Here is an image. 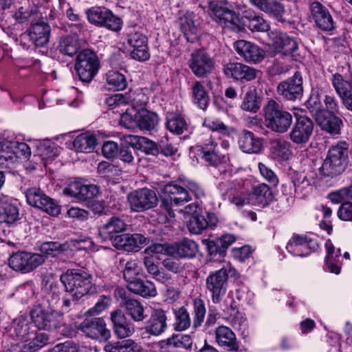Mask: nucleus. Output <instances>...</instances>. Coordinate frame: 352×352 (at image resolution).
<instances>
[{
    "instance_id": "1",
    "label": "nucleus",
    "mask_w": 352,
    "mask_h": 352,
    "mask_svg": "<svg viewBox=\"0 0 352 352\" xmlns=\"http://www.w3.org/2000/svg\"><path fill=\"white\" fill-rule=\"evenodd\" d=\"M209 8L214 19L223 28L239 32L247 27L252 32H267L270 24L261 16L252 10H245L241 21L227 0H210Z\"/></svg>"
},
{
    "instance_id": "2",
    "label": "nucleus",
    "mask_w": 352,
    "mask_h": 352,
    "mask_svg": "<svg viewBox=\"0 0 352 352\" xmlns=\"http://www.w3.org/2000/svg\"><path fill=\"white\" fill-rule=\"evenodd\" d=\"M164 193L167 195L163 200V205L170 217L175 216L171 210V206H180L192 200L194 195L197 199L205 197L203 188L193 181H188L182 184H168L164 187Z\"/></svg>"
},
{
    "instance_id": "3",
    "label": "nucleus",
    "mask_w": 352,
    "mask_h": 352,
    "mask_svg": "<svg viewBox=\"0 0 352 352\" xmlns=\"http://www.w3.org/2000/svg\"><path fill=\"white\" fill-rule=\"evenodd\" d=\"M22 134L6 131L0 134V161L6 162L10 167L16 163L19 158L28 159L31 156V149L24 142Z\"/></svg>"
},
{
    "instance_id": "4",
    "label": "nucleus",
    "mask_w": 352,
    "mask_h": 352,
    "mask_svg": "<svg viewBox=\"0 0 352 352\" xmlns=\"http://www.w3.org/2000/svg\"><path fill=\"white\" fill-rule=\"evenodd\" d=\"M348 164V146L346 142L331 146L319 168L322 176L333 177L343 173Z\"/></svg>"
},
{
    "instance_id": "5",
    "label": "nucleus",
    "mask_w": 352,
    "mask_h": 352,
    "mask_svg": "<svg viewBox=\"0 0 352 352\" xmlns=\"http://www.w3.org/2000/svg\"><path fill=\"white\" fill-rule=\"evenodd\" d=\"M60 280L66 292L76 299L88 294L93 287L91 276L81 270H67L61 275Z\"/></svg>"
},
{
    "instance_id": "6",
    "label": "nucleus",
    "mask_w": 352,
    "mask_h": 352,
    "mask_svg": "<svg viewBox=\"0 0 352 352\" xmlns=\"http://www.w3.org/2000/svg\"><path fill=\"white\" fill-rule=\"evenodd\" d=\"M249 182L241 178L223 179L219 182L218 188L223 196H228L232 204L238 208L252 205L253 199L246 190Z\"/></svg>"
},
{
    "instance_id": "7",
    "label": "nucleus",
    "mask_w": 352,
    "mask_h": 352,
    "mask_svg": "<svg viewBox=\"0 0 352 352\" xmlns=\"http://www.w3.org/2000/svg\"><path fill=\"white\" fill-rule=\"evenodd\" d=\"M265 123L272 131L284 133L292 124V116L290 113L280 109L278 104L274 100L268 102L264 108Z\"/></svg>"
},
{
    "instance_id": "8",
    "label": "nucleus",
    "mask_w": 352,
    "mask_h": 352,
    "mask_svg": "<svg viewBox=\"0 0 352 352\" xmlns=\"http://www.w3.org/2000/svg\"><path fill=\"white\" fill-rule=\"evenodd\" d=\"M31 318L36 327L47 331L57 329L63 322V314L60 311L55 309L50 305L45 309H34L31 312Z\"/></svg>"
},
{
    "instance_id": "9",
    "label": "nucleus",
    "mask_w": 352,
    "mask_h": 352,
    "mask_svg": "<svg viewBox=\"0 0 352 352\" xmlns=\"http://www.w3.org/2000/svg\"><path fill=\"white\" fill-rule=\"evenodd\" d=\"M99 67V60L94 51L84 50L78 54L75 69L82 81H91L98 73Z\"/></svg>"
},
{
    "instance_id": "10",
    "label": "nucleus",
    "mask_w": 352,
    "mask_h": 352,
    "mask_svg": "<svg viewBox=\"0 0 352 352\" xmlns=\"http://www.w3.org/2000/svg\"><path fill=\"white\" fill-rule=\"evenodd\" d=\"M45 259L40 254L19 251L10 255L8 264L14 271L28 273L43 263Z\"/></svg>"
},
{
    "instance_id": "11",
    "label": "nucleus",
    "mask_w": 352,
    "mask_h": 352,
    "mask_svg": "<svg viewBox=\"0 0 352 352\" xmlns=\"http://www.w3.org/2000/svg\"><path fill=\"white\" fill-rule=\"evenodd\" d=\"M25 195L27 203L30 206L41 209L52 216H57L60 214V206L47 196L40 188H28L25 191Z\"/></svg>"
},
{
    "instance_id": "12",
    "label": "nucleus",
    "mask_w": 352,
    "mask_h": 352,
    "mask_svg": "<svg viewBox=\"0 0 352 352\" xmlns=\"http://www.w3.org/2000/svg\"><path fill=\"white\" fill-rule=\"evenodd\" d=\"M228 270L223 267L210 273L206 280V289L211 294L213 303H219L226 294L228 286Z\"/></svg>"
},
{
    "instance_id": "13",
    "label": "nucleus",
    "mask_w": 352,
    "mask_h": 352,
    "mask_svg": "<svg viewBox=\"0 0 352 352\" xmlns=\"http://www.w3.org/2000/svg\"><path fill=\"white\" fill-rule=\"evenodd\" d=\"M127 199L131 209L135 212H142L157 204L155 192L146 188L131 192L128 195Z\"/></svg>"
},
{
    "instance_id": "14",
    "label": "nucleus",
    "mask_w": 352,
    "mask_h": 352,
    "mask_svg": "<svg viewBox=\"0 0 352 352\" xmlns=\"http://www.w3.org/2000/svg\"><path fill=\"white\" fill-rule=\"evenodd\" d=\"M314 131V123L306 116L296 117V122L289 133V139L295 144L305 145Z\"/></svg>"
},
{
    "instance_id": "15",
    "label": "nucleus",
    "mask_w": 352,
    "mask_h": 352,
    "mask_svg": "<svg viewBox=\"0 0 352 352\" xmlns=\"http://www.w3.org/2000/svg\"><path fill=\"white\" fill-rule=\"evenodd\" d=\"M78 329L92 339L107 340L111 336L102 318H87L80 324Z\"/></svg>"
},
{
    "instance_id": "16",
    "label": "nucleus",
    "mask_w": 352,
    "mask_h": 352,
    "mask_svg": "<svg viewBox=\"0 0 352 352\" xmlns=\"http://www.w3.org/2000/svg\"><path fill=\"white\" fill-rule=\"evenodd\" d=\"M311 17L316 27L324 32L335 29V22L329 10L318 1H314L309 6Z\"/></svg>"
},
{
    "instance_id": "17",
    "label": "nucleus",
    "mask_w": 352,
    "mask_h": 352,
    "mask_svg": "<svg viewBox=\"0 0 352 352\" xmlns=\"http://www.w3.org/2000/svg\"><path fill=\"white\" fill-rule=\"evenodd\" d=\"M280 96L289 100H296L302 96V78L300 73L296 72L289 78L280 82L277 87Z\"/></svg>"
},
{
    "instance_id": "18",
    "label": "nucleus",
    "mask_w": 352,
    "mask_h": 352,
    "mask_svg": "<svg viewBox=\"0 0 352 352\" xmlns=\"http://www.w3.org/2000/svg\"><path fill=\"white\" fill-rule=\"evenodd\" d=\"M223 72L227 76L235 80L244 79L247 81L261 78L262 75L260 70L237 62H229L224 65Z\"/></svg>"
},
{
    "instance_id": "19",
    "label": "nucleus",
    "mask_w": 352,
    "mask_h": 352,
    "mask_svg": "<svg viewBox=\"0 0 352 352\" xmlns=\"http://www.w3.org/2000/svg\"><path fill=\"white\" fill-rule=\"evenodd\" d=\"M272 46L278 53L290 58L292 53L298 49L296 38L284 32H272L270 34Z\"/></svg>"
},
{
    "instance_id": "20",
    "label": "nucleus",
    "mask_w": 352,
    "mask_h": 352,
    "mask_svg": "<svg viewBox=\"0 0 352 352\" xmlns=\"http://www.w3.org/2000/svg\"><path fill=\"white\" fill-rule=\"evenodd\" d=\"M128 43L133 47L131 52L133 59L145 61L150 58L147 38L141 32H131L128 36Z\"/></svg>"
},
{
    "instance_id": "21",
    "label": "nucleus",
    "mask_w": 352,
    "mask_h": 352,
    "mask_svg": "<svg viewBox=\"0 0 352 352\" xmlns=\"http://www.w3.org/2000/svg\"><path fill=\"white\" fill-rule=\"evenodd\" d=\"M234 47L236 53L246 62L256 63L264 58L263 51L251 42L239 40L234 43Z\"/></svg>"
},
{
    "instance_id": "22",
    "label": "nucleus",
    "mask_w": 352,
    "mask_h": 352,
    "mask_svg": "<svg viewBox=\"0 0 352 352\" xmlns=\"http://www.w3.org/2000/svg\"><path fill=\"white\" fill-rule=\"evenodd\" d=\"M316 248V243L303 235L294 234L287 242L286 249L294 256H307Z\"/></svg>"
},
{
    "instance_id": "23",
    "label": "nucleus",
    "mask_w": 352,
    "mask_h": 352,
    "mask_svg": "<svg viewBox=\"0 0 352 352\" xmlns=\"http://www.w3.org/2000/svg\"><path fill=\"white\" fill-rule=\"evenodd\" d=\"M146 243V238L141 234H124L115 236L113 245L127 252H137Z\"/></svg>"
},
{
    "instance_id": "24",
    "label": "nucleus",
    "mask_w": 352,
    "mask_h": 352,
    "mask_svg": "<svg viewBox=\"0 0 352 352\" xmlns=\"http://www.w3.org/2000/svg\"><path fill=\"white\" fill-rule=\"evenodd\" d=\"M189 66L193 74L200 78L211 72L214 63L205 52L196 51L191 55Z\"/></svg>"
},
{
    "instance_id": "25",
    "label": "nucleus",
    "mask_w": 352,
    "mask_h": 352,
    "mask_svg": "<svg viewBox=\"0 0 352 352\" xmlns=\"http://www.w3.org/2000/svg\"><path fill=\"white\" fill-rule=\"evenodd\" d=\"M336 114L320 111L317 113L315 120L322 131L332 135H338L340 133L342 120Z\"/></svg>"
},
{
    "instance_id": "26",
    "label": "nucleus",
    "mask_w": 352,
    "mask_h": 352,
    "mask_svg": "<svg viewBox=\"0 0 352 352\" xmlns=\"http://www.w3.org/2000/svg\"><path fill=\"white\" fill-rule=\"evenodd\" d=\"M64 193L79 199H89L96 197L100 193V190L96 185L83 184L76 181L71 183L64 190Z\"/></svg>"
},
{
    "instance_id": "27",
    "label": "nucleus",
    "mask_w": 352,
    "mask_h": 352,
    "mask_svg": "<svg viewBox=\"0 0 352 352\" xmlns=\"http://www.w3.org/2000/svg\"><path fill=\"white\" fill-rule=\"evenodd\" d=\"M293 156L291 144L285 140H274L270 148L269 157L274 162L282 164Z\"/></svg>"
},
{
    "instance_id": "28",
    "label": "nucleus",
    "mask_w": 352,
    "mask_h": 352,
    "mask_svg": "<svg viewBox=\"0 0 352 352\" xmlns=\"http://www.w3.org/2000/svg\"><path fill=\"white\" fill-rule=\"evenodd\" d=\"M20 219L19 208L16 202L10 197H1L0 222L12 225L16 223Z\"/></svg>"
},
{
    "instance_id": "29",
    "label": "nucleus",
    "mask_w": 352,
    "mask_h": 352,
    "mask_svg": "<svg viewBox=\"0 0 352 352\" xmlns=\"http://www.w3.org/2000/svg\"><path fill=\"white\" fill-rule=\"evenodd\" d=\"M197 206L189 204L185 207L186 214H191L188 220H186V226L189 232L192 234H199L207 228L206 217L197 212Z\"/></svg>"
},
{
    "instance_id": "30",
    "label": "nucleus",
    "mask_w": 352,
    "mask_h": 352,
    "mask_svg": "<svg viewBox=\"0 0 352 352\" xmlns=\"http://www.w3.org/2000/svg\"><path fill=\"white\" fill-rule=\"evenodd\" d=\"M223 318L237 331H244L248 326L245 314L240 312L237 307L231 303L223 309Z\"/></svg>"
},
{
    "instance_id": "31",
    "label": "nucleus",
    "mask_w": 352,
    "mask_h": 352,
    "mask_svg": "<svg viewBox=\"0 0 352 352\" xmlns=\"http://www.w3.org/2000/svg\"><path fill=\"white\" fill-rule=\"evenodd\" d=\"M239 146L245 153L258 154L263 148V141L252 132L244 131L239 138Z\"/></svg>"
},
{
    "instance_id": "32",
    "label": "nucleus",
    "mask_w": 352,
    "mask_h": 352,
    "mask_svg": "<svg viewBox=\"0 0 352 352\" xmlns=\"http://www.w3.org/2000/svg\"><path fill=\"white\" fill-rule=\"evenodd\" d=\"M126 223L118 217H112L109 221L99 228V235L102 240H113L116 234L126 230Z\"/></svg>"
},
{
    "instance_id": "33",
    "label": "nucleus",
    "mask_w": 352,
    "mask_h": 352,
    "mask_svg": "<svg viewBox=\"0 0 352 352\" xmlns=\"http://www.w3.org/2000/svg\"><path fill=\"white\" fill-rule=\"evenodd\" d=\"M166 316L162 309H156L153 311L149 320L146 322L145 329L147 333L159 336L166 328Z\"/></svg>"
},
{
    "instance_id": "34",
    "label": "nucleus",
    "mask_w": 352,
    "mask_h": 352,
    "mask_svg": "<svg viewBox=\"0 0 352 352\" xmlns=\"http://www.w3.org/2000/svg\"><path fill=\"white\" fill-rule=\"evenodd\" d=\"M217 344L229 351H236L239 344L234 333L226 326L219 327L215 331Z\"/></svg>"
},
{
    "instance_id": "35",
    "label": "nucleus",
    "mask_w": 352,
    "mask_h": 352,
    "mask_svg": "<svg viewBox=\"0 0 352 352\" xmlns=\"http://www.w3.org/2000/svg\"><path fill=\"white\" fill-rule=\"evenodd\" d=\"M111 319L114 325V331L119 338L129 337L134 332L133 327L127 323L122 311L117 309L111 312Z\"/></svg>"
},
{
    "instance_id": "36",
    "label": "nucleus",
    "mask_w": 352,
    "mask_h": 352,
    "mask_svg": "<svg viewBox=\"0 0 352 352\" xmlns=\"http://www.w3.org/2000/svg\"><path fill=\"white\" fill-rule=\"evenodd\" d=\"M324 246L327 251L325 259L327 269L331 273L339 274L340 272V248L336 249L330 239L326 241Z\"/></svg>"
},
{
    "instance_id": "37",
    "label": "nucleus",
    "mask_w": 352,
    "mask_h": 352,
    "mask_svg": "<svg viewBox=\"0 0 352 352\" xmlns=\"http://www.w3.org/2000/svg\"><path fill=\"white\" fill-rule=\"evenodd\" d=\"M50 27L46 23L41 22L32 25L30 30V40L37 47H43L49 41Z\"/></svg>"
},
{
    "instance_id": "38",
    "label": "nucleus",
    "mask_w": 352,
    "mask_h": 352,
    "mask_svg": "<svg viewBox=\"0 0 352 352\" xmlns=\"http://www.w3.org/2000/svg\"><path fill=\"white\" fill-rule=\"evenodd\" d=\"M35 325H31L28 316H21L13 322V328L16 340L21 346L27 342L30 332L35 330Z\"/></svg>"
},
{
    "instance_id": "39",
    "label": "nucleus",
    "mask_w": 352,
    "mask_h": 352,
    "mask_svg": "<svg viewBox=\"0 0 352 352\" xmlns=\"http://www.w3.org/2000/svg\"><path fill=\"white\" fill-rule=\"evenodd\" d=\"M201 151L202 157L212 165H218L226 159L225 155L219 153L217 144L213 140H208Z\"/></svg>"
},
{
    "instance_id": "40",
    "label": "nucleus",
    "mask_w": 352,
    "mask_h": 352,
    "mask_svg": "<svg viewBox=\"0 0 352 352\" xmlns=\"http://www.w3.org/2000/svg\"><path fill=\"white\" fill-rule=\"evenodd\" d=\"M48 341V336L45 333H37L36 329L30 332L27 342H23L21 346L23 352H34L43 346Z\"/></svg>"
},
{
    "instance_id": "41",
    "label": "nucleus",
    "mask_w": 352,
    "mask_h": 352,
    "mask_svg": "<svg viewBox=\"0 0 352 352\" xmlns=\"http://www.w3.org/2000/svg\"><path fill=\"white\" fill-rule=\"evenodd\" d=\"M126 287L131 292L144 297L155 296L157 294L155 285L148 280L144 281L140 279H134L130 280Z\"/></svg>"
},
{
    "instance_id": "42",
    "label": "nucleus",
    "mask_w": 352,
    "mask_h": 352,
    "mask_svg": "<svg viewBox=\"0 0 352 352\" xmlns=\"http://www.w3.org/2000/svg\"><path fill=\"white\" fill-rule=\"evenodd\" d=\"M250 197L253 199L252 205L264 206L272 200V192L267 184H260L254 187Z\"/></svg>"
},
{
    "instance_id": "43",
    "label": "nucleus",
    "mask_w": 352,
    "mask_h": 352,
    "mask_svg": "<svg viewBox=\"0 0 352 352\" xmlns=\"http://www.w3.org/2000/svg\"><path fill=\"white\" fill-rule=\"evenodd\" d=\"M257 8L265 13L272 14L279 21H285L283 16L285 10L279 0H261Z\"/></svg>"
},
{
    "instance_id": "44",
    "label": "nucleus",
    "mask_w": 352,
    "mask_h": 352,
    "mask_svg": "<svg viewBox=\"0 0 352 352\" xmlns=\"http://www.w3.org/2000/svg\"><path fill=\"white\" fill-rule=\"evenodd\" d=\"M96 145L95 136L89 133L77 135L73 141L74 148L78 152L90 153L94 149Z\"/></svg>"
},
{
    "instance_id": "45",
    "label": "nucleus",
    "mask_w": 352,
    "mask_h": 352,
    "mask_svg": "<svg viewBox=\"0 0 352 352\" xmlns=\"http://www.w3.org/2000/svg\"><path fill=\"white\" fill-rule=\"evenodd\" d=\"M80 48V43L76 35L67 36L60 38L57 50L58 52L68 56H73Z\"/></svg>"
},
{
    "instance_id": "46",
    "label": "nucleus",
    "mask_w": 352,
    "mask_h": 352,
    "mask_svg": "<svg viewBox=\"0 0 352 352\" xmlns=\"http://www.w3.org/2000/svg\"><path fill=\"white\" fill-rule=\"evenodd\" d=\"M35 144L37 147L38 154L43 159H54L60 153V147L51 140H36Z\"/></svg>"
},
{
    "instance_id": "47",
    "label": "nucleus",
    "mask_w": 352,
    "mask_h": 352,
    "mask_svg": "<svg viewBox=\"0 0 352 352\" xmlns=\"http://www.w3.org/2000/svg\"><path fill=\"white\" fill-rule=\"evenodd\" d=\"M192 95L193 102L197 104L200 109L206 110L210 102V97L202 82L196 81L193 84L192 87Z\"/></svg>"
},
{
    "instance_id": "48",
    "label": "nucleus",
    "mask_w": 352,
    "mask_h": 352,
    "mask_svg": "<svg viewBox=\"0 0 352 352\" xmlns=\"http://www.w3.org/2000/svg\"><path fill=\"white\" fill-rule=\"evenodd\" d=\"M105 80V87L108 90L121 91L127 85L125 76L118 71H109L106 74Z\"/></svg>"
},
{
    "instance_id": "49",
    "label": "nucleus",
    "mask_w": 352,
    "mask_h": 352,
    "mask_svg": "<svg viewBox=\"0 0 352 352\" xmlns=\"http://www.w3.org/2000/svg\"><path fill=\"white\" fill-rule=\"evenodd\" d=\"M166 127L171 133L179 135L187 129V123L180 114L168 112Z\"/></svg>"
},
{
    "instance_id": "50",
    "label": "nucleus",
    "mask_w": 352,
    "mask_h": 352,
    "mask_svg": "<svg viewBox=\"0 0 352 352\" xmlns=\"http://www.w3.org/2000/svg\"><path fill=\"white\" fill-rule=\"evenodd\" d=\"M138 126L147 130L153 129L158 123L157 115L146 109L138 110Z\"/></svg>"
},
{
    "instance_id": "51",
    "label": "nucleus",
    "mask_w": 352,
    "mask_h": 352,
    "mask_svg": "<svg viewBox=\"0 0 352 352\" xmlns=\"http://www.w3.org/2000/svg\"><path fill=\"white\" fill-rule=\"evenodd\" d=\"M108 352H140L141 346L132 340H124L106 345Z\"/></svg>"
},
{
    "instance_id": "52",
    "label": "nucleus",
    "mask_w": 352,
    "mask_h": 352,
    "mask_svg": "<svg viewBox=\"0 0 352 352\" xmlns=\"http://www.w3.org/2000/svg\"><path fill=\"white\" fill-rule=\"evenodd\" d=\"M195 15L192 12H186L179 19L181 30L186 36L197 34V26L195 21Z\"/></svg>"
},
{
    "instance_id": "53",
    "label": "nucleus",
    "mask_w": 352,
    "mask_h": 352,
    "mask_svg": "<svg viewBox=\"0 0 352 352\" xmlns=\"http://www.w3.org/2000/svg\"><path fill=\"white\" fill-rule=\"evenodd\" d=\"M331 81L336 94L340 98L352 91L351 82L345 79L339 73L333 74Z\"/></svg>"
},
{
    "instance_id": "54",
    "label": "nucleus",
    "mask_w": 352,
    "mask_h": 352,
    "mask_svg": "<svg viewBox=\"0 0 352 352\" xmlns=\"http://www.w3.org/2000/svg\"><path fill=\"white\" fill-rule=\"evenodd\" d=\"M109 10L105 8L94 7L87 12L88 21L96 25L102 27L105 18L108 16Z\"/></svg>"
},
{
    "instance_id": "55",
    "label": "nucleus",
    "mask_w": 352,
    "mask_h": 352,
    "mask_svg": "<svg viewBox=\"0 0 352 352\" xmlns=\"http://www.w3.org/2000/svg\"><path fill=\"white\" fill-rule=\"evenodd\" d=\"M124 306L127 314L134 320L142 321L144 318L143 306L137 300L126 299Z\"/></svg>"
},
{
    "instance_id": "56",
    "label": "nucleus",
    "mask_w": 352,
    "mask_h": 352,
    "mask_svg": "<svg viewBox=\"0 0 352 352\" xmlns=\"http://www.w3.org/2000/svg\"><path fill=\"white\" fill-rule=\"evenodd\" d=\"M197 251V244L188 239L182 240L177 245V254L181 257H193Z\"/></svg>"
},
{
    "instance_id": "57",
    "label": "nucleus",
    "mask_w": 352,
    "mask_h": 352,
    "mask_svg": "<svg viewBox=\"0 0 352 352\" xmlns=\"http://www.w3.org/2000/svg\"><path fill=\"white\" fill-rule=\"evenodd\" d=\"M321 91L318 89L312 90L309 100L306 102L307 107L313 113L314 118L320 111H326L322 104Z\"/></svg>"
},
{
    "instance_id": "58",
    "label": "nucleus",
    "mask_w": 352,
    "mask_h": 352,
    "mask_svg": "<svg viewBox=\"0 0 352 352\" xmlns=\"http://www.w3.org/2000/svg\"><path fill=\"white\" fill-rule=\"evenodd\" d=\"M314 182L313 177L308 175L299 176L298 178L293 179L292 183L295 188V193L306 195L311 189V184Z\"/></svg>"
},
{
    "instance_id": "59",
    "label": "nucleus",
    "mask_w": 352,
    "mask_h": 352,
    "mask_svg": "<svg viewBox=\"0 0 352 352\" xmlns=\"http://www.w3.org/2000/svg\"><path fill=\"white\" fill-rule=\"evenodd\" d=\"M328 198L335 204L349 202V200L352 199V185L329 193Z\"/></svg>"
},
{
    "instance_id": "60",
    "label": "nucleus",
    "mask_w": 352,
    "mask_h": 352,
    "mask_svg": "<svg viewBox=\"0 0 352 352\" xmlns=\"http://www.w3.org/2000/svg\"><path fill=\"white\" fill-rule=\"evenodd\" d=\"M241 107L244 111L256 113L261 107V102L255 93L249 91L245 94Z\"/></svg>"
},
{
    "instance_id": "61",
    "label": "nucleus",
    "mask_w": 352,
    "mask_h": 352,
    "mask_svg": "<svg viewBox=\"0 0 352 352\" xmlns=\"http://www.w3.org/2000/svg\"><path fill=\"white\" fill-rule=\"evenodd\" d=\"M203 125L212 131H217L221 135H228L232 132V129L226 126L223 122L217 119L206 118Z\"/></svg>"
},
{
    "instance_id": "62",
    "label": "nucleus",
    "mask_w": 352,
    "mask_h": 352,
    "mask_svg": "<svg viewBox=\"0 0 352 352\" xmlns=\"http://www.w3.org/2000/svg\"><path fill=\"white\" fill-rule=\"evenodd\" d=\"M206 315L204 302L200 298L194 300V318L192 327L194 329L199 327L203 323Z\"/></svg>"
},
{
    "instance_id": "63",
    "label": "nucleus",
    "mask_w": 352,
    "mask_h": 352,
    "mask_svg": "<svg viewBox=\"0 0 352 352\" xmlns=\"http://www.w3.org/2000/svg\"><path fill=\"white\" fill-rule=\"evenodd\" d=\"M138 110L135 108L128 109L120 116V124L127 129L138 126Z\"/></svg>"
},
{
    "instance_id": "64",
    "label": "nucleus",
    "mask_w": 352,
    "mask_h": 352,
    "mask_svg": "<svg viewBox=\"0 0 352 352\" xmlns=\"http://www.w3.org/2000/svg\"><path fill=\"white\" fill-rule=\"evenodd\" d=\"M190 325V318L188 313L184 309H179L176 313V322L175 329L182 331L187 329Z\"/></svg>"
}]
</instances>
